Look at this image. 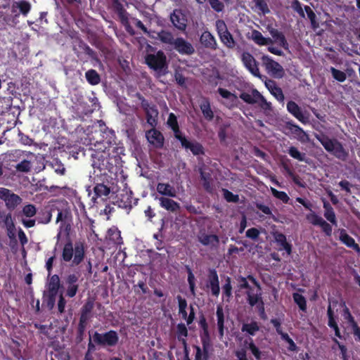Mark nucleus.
<instances>
[{"mask_svg": "<svg viewBox=\"0 0 360 360\" xmlns=\"http://www.w3.org/2000/svg\"><path fill=\"white\" fill-rule=\"evenodd\" d=\"M103 131L101 130L95 131L93 138L91 141H95V143H91L94 148H91L93 151L91 156L92 160V166L94 169H98L100 172H112L114 169V164L112 162L110 158V141L103 139H99L102 136Z\"/></svg>", "mask_w": 360, "mask_h": 360, "instance_id": "f257e3e1", "label": "nucleus"}, {"mask_svg": "<svg viewBox=\"0 0 360 360\" xmlns=\"http://www.w3.org/2000/svg\"><path fill=\"white\" fill-rule=\"evenodd\" d=\"M85 257V243L78 240L73 243L68 237L63 245L60 260L64 263H70L71 266H77L84 260Z\"/></svg>", "mask_w": 360, "mask_h": 360, "instance_id": "f03ea898", "label": "nucleus"}, {"mask_svg": "<svg viewBox=\"0 0 360 360\" xmlns=\"http://www.w3.org/2000/svg\"><path fill=\"white\" fill-rule=\"evenodd\" d=\"M156 36L153 38L159 40L162 44L167 46L169 51L175 50L181 55H192L195 52L193 45L183 37H174V34L167 30H161L155 32Z\"/></svg>", "mask_w": 360, "mask_h": 360, "instance_id": "7ed1b4c3", "label": "nucleus"}, {"mask_svg": "<svg viewBox=\"0 0 360 360\" xmlns=\"http://www.w3.org/2000/svg\"><path fill=\"white\" fill-rule=\"evenodd\" d=\"M316 139L321 143L325 150L335 156L336 158L345 161L347 160L349 153L344 148L341 142L336 139H330L326 134L321 133L315 135Z\"/></svg>", "mask_w": 360, "mask_h": 360, "instance_id": "20e7f679", "label": "nucleus"}, {"mask_svg": "<svg viewBox=\"0 0 360 360\" xmlns=\"http://www.w3.org/2000/svg\"><path fill=\"white\" fill-rule=\"evenodd\" d=\"M93 341L101 347H115L119 342V335L114 330H110L103 333L96 331L93 335Z\"/></svg>", "mask_w": 360, "mask_h": 360, "instance_id": "39448f33", "label": "nucleus"}, {"mask_svg": "<svg viewBox=\"0 0 360 360\" xmlns=\"http://www.w3.org/2000/svg\"><path fill=\"white\" fill-rule=\"evenodd\" d=\"M62 289L65 291V297H75L79 290V275L75 273L67 274L64 277Z\"/></svg>", "mask_w": 360, "mask_h": 360, "instance_id": "423d86ee", "label": "nucleus"}, {"mask_svg": "<svg viewBox=\"0 0 360 360\" xmlns=\"http://www.w3.org/2000/svg\"><path fill=\"white\" fill-rule=\"evenodd\" d=\"M245 103L248 104H258L259 106L263 110H270L271 104L268 102L265 98L255 89H252L251 94L247 92H242L240 96Z\"/></svg>", "mask_w": 360, "mask_h": 360, "instance_id": "0eeeda50", "label": "nucleus"}, {"mask_svg": "<svg viewBox=\"0 0 360 360\" xmlns=\"http://www.w3.org/2000/svg\"><path fill=\"white\" fill-rule=\"evenodd\" d=\"M147 65L156 72H161L168 68L167 57L165 53L160 50L156 53H149L146 56Z\"/></svg>", "mask_w": 360, "mask_h": 360, "instance_id": "6e6552de", "label": "nucleus"}, {"mask_svg": "<svg viewBox=\"0 0 360 360\" xmlns=\"http://www.w3.org/2000/svg\"><path fill=\"white\" fill-rule=\"evenodd\" d=\"M216 30L221 43L228 49H233L236 45L233 35L228 30L227 26L223 20L216 21Z\"/></svg>", "mask_w": 360, "mask_h": 360, "instance_id": "1a4fd4ad", "label": "nucleus"}, {"mask_svg": "<svg viewBox=\"0 0 360 360\" xmlns=\"http://www.w3.org/2000/svg\"><path fill=\"white\" fill-rule=\"evenodd\" d=\"M0 199L4 201L7 210L9 211H13L22 202L21 197L4 187H0Z\"/></svg>", "mask_w": 360, "mask_h": 360, "instance_id": "9d476101", "label": "nucleus"}, {"mask_svg": "<svg viewBox=\"0 0 360 360\" xmlns=\"http://www.w3.org/2000/svg\"><path fill=\"white\" fill-rule=\"evenodd\" d=\"M262 61L266 71L271 77L281 79L284 76L285 71L282 65L273 60L270 56H263Z\"/></svg>", "mask_w": 360, "mask_h": 360, "instance_id": "9b49d317", "label": "nucleus"}, {"mask_svg": "<svg viewBox=\"0 0 360 360\" xmlns=\"http://www.w3.org/2000/svg\"><path fill=\"white\" fill-rule=\"evenodd\" d=\"M248 278L257 288L255 292L253 288L246 292L247 302L252 307L263 301L262 288L259 282L252 275H248Z\"/></svg>", "mask_w": 360, "mask_h": 360, "instance_id": "f8f14e48", "label": "nucleus"}, {"mask_svg": "<svg viewBox=\"0 0 360 360\" xmlns=\"http://www.w3.org/2000/svg\"><path fill=\"white\" fill-rule=\"evenodd\" d=\"M287 110L301 123L305 124L309 122V114L303 111L301 107L293 101H289L286 105Z\"/></svg>", "mask_w": 360, "mask_h": 360, "instance_id": "ddd939ff", "label": "nucleus"}, {"mask_svg": "<svg viewBox=\"0 0 360 360\" xmlns=\"http://www.w3.org/2000/svg\"><path fill=\"white\" fill-rule=\"evenodd\" d=\"M241 60L245 68L255 77L261 78V74L259 70V63L255 60L253 56L245 51L241 55Z\"/></svg>", "mask_w": 360, "mask_h": 360, "instance_id": "4468645a", "label": "nucleus"}, {"mask_svg": "<svg viewBox=\"0 0 360 360\" xmlns=\"http://www.w3.org/2000/svg\"><path fill=\"white\" fill-rule=\"evenodd\" d=\"M197 238L199 243L211 250H217L219 246V237L216 234H208L205 231H200Z\"/></svg>", "mask_w": 360, "mask_h": 360, "instance_id": "2eb2a0df", "label": "nucleus"}, {"mask_svg": "<svg viewBox=\"0 0 360 360\" xmlns=\"http://www.w3.org/2000/svg\"><path fill=\"white\" fill-rule=\"evenodd\" d=\"M170 21L173 26L181 32H185L187 27V18L180 9H174L170 14Z\"/></svg>", "mask_w": 360, "mask_h": 360, "instance_id": "dca6fc26", "label": "nucleus"}, {"mask_svg": "<svg viewBox=\"0 0 360 360\" xmlns=\"http://www.w3.org/2000/svg\"><path fill=\"white\" fill-rule=\"evenodd\" d=\"M307 219L313 225L320 226L326 236H331L333 230L332 226L321 217L319 216L316 213H312L308 214L307 216Z\"/></svg>", "mask_w": 360, "mask_h": 360, "instance_id": "f3484780", "label": "nucleus"}, {"mask_svg": "<svg viewBox=\"0 0 360 360\" xmlns=\"http://www.w3.org/2000/svg\"><path fill=\"white\" fill-rule=\"evenodd\" d=\"M136 96L141 101V108L145 111L147 122L152 124L151 120L153 117H156L158 114L155 105L150 104L140 93H136Z\"/></svg>", "mask_w": 360, "mask_h": 360, "instance_id": "a211bd4d", "label": "nucleus"}, {"mask_svg": "<svg viewBox=\"0 0 360 360\" xmlns=\"http://www.w3.org/2000/svg\"><path fill=\"white\" fill-rule=\"evenodd\" d=\"M148 142L155 148L161 149L164 146L165 138L162 134L158 129H153L149 130L146 134Z\"/></svg>", "mask_w": 360, "mask_h": 360, "instance_id": "6ab92c4d", "label": "nucleus"}, {"mask_svg": "<svg viewBox=\"0 0 360 360\" xmlns=\"http://www.w3.org/2000/svg\"><path fill=\"white\" fill-rule=\"evenodd\" d=\"M207 286L210 288L212 295L218 297L220 293L219 276L214 269H210L208 271V283Z\"/></svg>", "mask_w": 360, "mask_h": 360, "instance_id": "aec40b11", "label": "nucleus"}, {"mask_svg": "<svg viewBox=\"0 0 360 360\" xmlns=\"http://www.w3.org/2000/svg\"><path fill=\"white\" fill-rule=\"evenodd\" d=\"M285 127L301 142H307L309 141V136L307 132L294 122L290 121L286 122Z\"/></svg>", "mask_w": 360, "mask_h": 360, "instance_id": "412c9836", "label": "nucleus"}, {"mask_svg": "<svg viewBox=\"0 0 360 360\" xmlns=\"http://www.w3.org/2000/svg\"><path fill=\"white\" fill-rule=\"evenodd\" d=\"M202 343V348L198 345L194 346L195 349V360H208L210 359V351L212 347L211 342Z\"/></svg>", "mask_w": 360, "mask_h": 360, "instance_id": "4be33fe9", "label": "nucleus"}, {"mask_svg": "<svg viewBox=\"0 0 360 360\" xmlns=\"http://www.w3.org/2000/svg\"><path fill=\"white\" fill-rule=\"evenodd\" d=\"M181 146L186 150H189L193 155H204L205 148L203 146L197 141H190L186 139Z\"/></svg>", "mask_w": 360, "mask_h": 360, "instance_id": "5701e85b", "label": "nucleus"}, {"mask_svg": "<svg viewBox=\"0 0 360 360\" xmlns=\"http://www.w3.org/2000/svg\"><path fill=\"white\" fill-rule=\"evenodd\" d=\"M339 239L347 247L352 248L356 252H360V246L355 242L354 239L347 233L345 229H342L340 230Z\"/></svg>", "mask_w": 360, "mask_h": 360, "instance_id": "b1692460", "label": "nucleus"}, {"mask_svg": "<svg viewBox=\"0 0 360 360\" xmlns=\"http://www.w3.org/2000/svg\"><path fill=\"white\" fill-rule=\"evenodd\" d=\"M200 43L204 47L211 50H216L217 49V43L215 37L208 31H205L200 36Z\"/></svg>", "mask_w": 360, "mask_h": 360, "instance_id": "393cba45", "label": "nucleus"}, {"mask_svg": "<svg viewBox=\"0 0 360 360\" xmlns=\"http://www.w3.org/2000/svg\"><path fill=\"white\" fill-rule=\"evenodd\" d=\"M274 238L276 243L281 246L280 250H285L288 255L292 253V245L287 241L285 234L276 231L274 233Z\"/></svg>", "mask_w": 360, "mask_h": 360, "instance_id": "a878e982", "label": "nucleus"}, {"mask_svg": "<svg viewBox=\"0 0 360 360\" xmlns=\"http://www.w3.org/2000/svg\"><path fill=\"white\" fill-rule=\"evenodd\" d=\"M158 200L160 202V207L169 212H176L180 210L179 203H178L177 202L174 201L171 198L160 197Z\"/></svg>", "mask_w": 360, "mask_h": 360, "instance_id": "bb28decb", "label": "nucleus"}, {"mask_svg": "<svg viewBox=\"0 0 360 360\" xmlns=\"http://www.w3.org/2000/svg\"><path fill=\"white\" fill-rule=\"evenodd\" d=\"M112 1V8L117 14L122 24L128 22V13L124 9L120 0H110Z\"/></svg>", "mask_w": 360, "mask_h": 360, "instance_id": "cd10ccee", "label": "nucleus"}, {"mask_svg": "<svg viewBox=\"0 0 360 360\" xmlns=\"http://www.w3.org/2000/svg\"><path fill=\"white\" fill-rule=\"evenodd\" d=\"M133 193L131 191H124L120 194L117 200V204L120 207L130 210L132 207Z\"/></svg>", "mask_w": 360, "mask_h": 360, "instance_id": "c85d7f7f", "label": "nucleus"}, {"mask_svg": "<svg viewBox=\"0 0 360 360\" xmlns=\"http://www.w3.org/2000/svg\"><path fill=\"white\" fill-rule=\"evenodd\" d=\"M94 193L92 200L95 202L96 198H106L110 193V188L104 184H96L94 188Z\"/></svg>", "mask_w": 360, "mask_h": 360, "instance_id": "c756f323", "label": "nucleus"}, {"mask_svg": "<svg viewBox=\"0 0 360 360\" xmlns=\"http://www.w3.org/2000/svg\"><path fill=\"white\" fill-rule=\"evenodd\" d=\"M157 191L162 195L174 198L176 196L175 188L168 183H158L156 187Z\"/></svg>", "mask_w": 360, "mask_h": 360, "instance_id": "7c9ffc66", "label": "nucleus"}, {"mask_svg": "<svg viewBox=\"0 0 360 360\" xmlns=\"http://www.w3.org/2000/svg\"><path fill=\"white\" fill-rule=\"evenodd\" d=\"M265 85L271 94H273L278 101H283L284 95L283 91L276 85L274 81L269 79L265 82Z\"/></svg>", "mask_w": 360, "mask_h": 360, "instance_id": "2f4dec72", "label": "nucleus"}, {"mask_svg": "<svg viewBox=\"0 0 360 360\" xmlns=\"http://www.w3.org/2000/svg\"><path fill=\"white\" fill-rule=\"evenodd\" d=\"M251 39L259 46H266L273 44V40L271 38L264 37L262 34L257 30L252 31Z\"/></svg>", "mask_w": 360, "mask_h": 360, "instance_id": "473e14b6", "label": "nucleus"}, {"mask_svg": "<svg viewBox=\"0 0 360 360\" xmlns=\"http://www.w3.org/2000/svg\"><path fill=\"white\" fill-rule=\"evenodd\" d=\"M94 307V300L88 298L81 308L80 317L90 320L92 317L91 313Z\"/></svg>", "mask_w": 360, "mask_h": 360, "instance_id": "72a5a7b5", "label": "nucleus"}, {"mask_svg": "<svg viewBox=\"0 0 360 360\" xmlns=\"http://www.w3.org/2000/svg\"><path fill=\"white\" fill-rule=\"evenodd\" d=\"M270 34L273 37V39L284 49H288V43L285 39V35L283 32L278 31L276 29L272 28L270 31Z\"/></svg>", "mask_w": 360, "mask_h": 360, "instance_id": "f704fd0d", "label": "nucleus"}, {"mask_svg": "<svg viewBox=\"0 0 360 360\" xmlns=\"http://www.w3.org/2000/svg\"><path fill=\"white\" fill-rule=\"evenodd\" d=\"M217 319V327L220 336L224 335V309L221 305L219 304L217 307L216 311Z\"/></svg>", "mask_w": 360, "mask_h": 360, "instance_id": "c9c22d12", "label": "nucleus"}, {"mask_svg": "<svg viewBox=\"0 0 360 360\" xmlns=\"http://www.w3.org/2000/svg\"><path fill=\"white\" fill-rule=\"evenodd\" d=\"M200 179L202 181V186L205 191L209 193H212L213 186L212 184V177L210 173L200 171Z\"/></svg>", "mask_w": 360, "mask_h": 360, "instance_id": "e433bc0d", "label": "nucleus"}, {"mask_svg": "<svg viewBox=\"0 0 360 360\" xmlns=\"http://www.w3.org/2000/svg\"><path fill=\"white\" fill-rule=\"evenodd\" d=\"M259 330V326L257 321H252L249 323H243L241 331L250 335L254 336Z\"/></svg>", "mask_w": 360, "mask_h": 360, "instance_id": "4c0bfd02", "label": "nucleus"}, {"mask_svg": "<svg viewBox=\"0 0 360 360\" xmlns=\"http://www.w3.org/2000/svg\"><path fill=\"white\" fill-rule=\"evenodd\" d=\"M85 77L88 83L91 85H97L101 82L99 74L94 69L89 70L85 73Z\"/></svg>", "mask_w": 360, "mask_h": 360, "instance_id": "58836bf2", "label": "nucleus"}, {"mask_svg": "<svg viewBox=\"0 0 360 360\" xmlns=\"http://www.w3.org/2000/svg\"><path fill=\"white\" fill-rule=\"evenodd\" d=\"M200 110L202 112L204 117L207 121H212L214 118V112L210 107L209 101L206 100L205 102L200 104Z\"/></svg>", "mask_w": 360, "mask_h": 360, "instance_id": "ea45409f", "label": "nucleus"}, {"mask_svg": "<svg viewBox=\"0 0 360 360\" xmlns=\"http://www.w3.org/2000/svg\"><path fill=\"white\" fill-rule=\"evenodd\" d=\"M13 7L18 8L20 12L23 15L26 16L31 9V4L27 1L21 0L15 2Z\"/></svg>", "mask_w": 360, "mask_h": 360, "instance_id": "a19ab883", "label": "nucleus"}, {"mask_svg": "<svg viewBox=\"0 0 360 360\" xmlns=\"http://www.w3.org/2000/svg\"><path fill=\"white\" fill-rule=\"evenodd\" d=\"M223 296L229 300L232 297L231 278L227 276L225 279V283L222 285Z\"/></svg>", "mask_w": 360, "mask_h": 360, "instance_id": "79ce46f5", "label": "nucleus"}, {"mask_svg": "<svg viewBox=\"0 0 360 360\" xmlns=\"http://www.w3.org/2000/svg\"><path fill=\"white\" fill-rule=\"evenodd\" d=\"M176 300H178L179 304V314L181 315L182 319H186L187 317V311L186 310L187 307V301L181 295H177Z\"/></svg>", "mask_w": 360, "mask_h": 360, "instance_id": "37998d69", "label": "nucleus"}, {"mask_svg": "<svg viewBox=\"0 0 360 360\" xmlns=\"http://www.w3.org/2000/svg\"><path fill=\"white\" fill-rule=\"evenodd\" d=\"M294 302L298 305L300 310L305 311L307 310V301L305 297L297 292L293 293Z\"/></svg>", "mask_w": 360, "mask_h": 360, "instance_id": "c03bdc74", "label": "nucleus"}, {"mask_svg": "<svg viewBox=\"0 0 360 360\" xmlns=\"http://www.w3.org/2000/svg\"><path fill=\"white\" fill-rule=\"evenodd\" d=\"M288 153L290 155V156L292 157V158L297 160L299 161L306 162L305 153H300L296 147L290 146L288 149Z\"/></svg>", "mask_w": 360, "mask_h": 360, "instance_id": "a18cd8bd", "label": "nucleus"}, {"mask_svg": "<svg viewBox=\"0 0 360 360\" xmlns=\"http://www.w3.org/2000/svg\"><path fill=\"white\" fill-rule=\"evenodd\" d=\"M271 192L274 197L281 200L283 203H288L290 198L284 191H280L274 188H271Z\"/></svg>", "mask_w": 360, "mask_h": 360, "instance_id": "49530a36", "label": "nucleus"}, {"mask_svg": "<svg viewBox=\"0 0 360 360\" xmlns=\"http://www.w3.org/2000/svg\"><path fill=\"white\" fill-rule=\"evenodd\" d=\"M330 72L333 77L340 82H343L347 79V75L345 72L339 70L333 67L330 68Z\"/></svg>", "mask_w": 360, "mask_h": 360, "instance_id": "de8ad7c7", "label": "nucleus"}, {"mask_svg": "<svg viewBox=\"0 0 360 360\" xmlns=\"http://www.w3.org/2000/svg\"><path fill=\"white\" fill-rule=\"evenodd\" d=\"M49 278V283L47 284V287L49 288H62V284L60 283V279L58 274H53L50 276H48Z\"/></svg>", "mask_w": 360, "mask_h": 360, "instance_id": "09e8293b", "label": "nucleus"}, {"mask_svg": "<svg viewBox=\"0 0 360 360\" xmlns=\"http://www.w3.org/2000/svg\"><path fill=\"white\" fill-rule=\"evenodd\" d=\"M222 191H223L224 198L228 202L236 203L239 201L238 195L233 194L231 191H230L226 188L222 189Z\"/></svg>", "mask_w": 360, "mask_h": 360, "instance_id": "8fccbe9b", "label": "nucleus"}, {"mask_svg": "<svg viewBox=\"0 0 360 360\" xmlns=\"http://www.w3.org/2000/svg\"><path fill=\"white\" fill-rule=\"evenodd\" d=\"M304 11L307 14V17L311 22V26L314 28L318 27L319 24L316 22V15L313 11V10L309 6H304Z\"/></svg>", "mask_w": 360, "mask_h": 360, "instance_id": "3c124183", "label": "nucleus"}, {"mask_svg": "<svg viewBox=\"0 0 360 360\" xmlns=\"http://www.w3.org/2000/svg\"><path fill=\"white\" fill-rule=\"evenodd\" d=\"M250 342L248 344V349L251 351L253 356L255 357L257 360L262 359V352L259 350V349L255 345L254 341L252 338H250Z\"/></svg>", "mask_w": 360, "mask_h": 360, "instance_id": "603ef678", "label": "nucleus"}, {"mask_svg": "<svg viewBox=\"0 0 360 360\" xmlns=\"http://www.w3.org/2000/svg\"><path fill=\"white\" fill-rule=\"evenodd\" d=\"M22 212L26 217L31 218L36 214L37 209L34 205L28 204L23 207Z\"/></svg>", "mask_w": 360, "mask_h": 360, "instance_id": "864d4df0", "label": "nucleus"}, {"mask_svg": "<svg viewBox=\"0 0 360 360\" xmlns=\"http://www.w3.org/2000/svg\"><path fill=\"white\" fill-rule=\"evenodd\" d=\"M327 315L328 317V326L333 329H335V328L338 327V323H337L336 321L335 320L334 311H333L330 304H329L328 307Z\"/></svg>", "mask_w": 360, "mask_h": 360, "instance_id": "5fc2aeb1", "label": "nucleus"}, {"mask_svg": "<svg viewBox=\"0 0 360 360\" xmlns=\"http://www.w3.org/2000/svg\"><path fill=\"white\" fill-rule=\"evenodd\" d=\"M52 167L53 168L54 171L60 175H64L65 173V168L63 165V164L59 161L58 159L53 160V161L51 163Z\"/></svg>", "mask_w": 360, "mask_h": 360, "instance_id": "6e6d98bb", "label": "nucleus"}, {"mask_svg": "<svg viewBox=\"0 0 360 360\" xmlns=\"http://www.w3.org/2000/svg\"><path fill=\"white\" fill-rule=\"evenodd\" d=\"M15 169L18 172H28L31 169V162L29 160H23L15 166Z\"/></svg>", "mask_w": 360, "mask_h": 360, "instance_id": "4d7b16f0", "label": "nucleus"}, {"mask_svg": "<svg viewBox=\"0 0 360 360\" xmlns=\"http://www.w3.org/2000/svg\"><path fill=\"white\" fill-rule=\"evenodd\" d=\"M217 92L221 97L226 99H231L232 102H235L237 99V96L234 94H232L226 89L220 87L217 89Z\"/></svg>", "mask_w": 360, "mask_h": 360, "instance_id": "13d9d810", "label": "nucleus"}, {"mask_svg": "<svg viewBox=\"0 0 360 360\" xmlns=\"http://www.w3.org/2000/svg\"><path fill=\"white\" fill-rule=\"evenodd\" d=\"M176 332L179 340H181V338H186L188 335V329L183 323H180L176 326Z\"/></svg>", "mask_w": 360, "mask_h": 360, "instance_id": "bf43d9fd", "label": "nucleus"}, {"mask_svg": "<svg viewBox=\"0 0 360 360\" xmlns=\"http://www.w3.org/2000/svg\"><path fill=\"white\" fill-rule=\"evenodd\" d=\"M248 276L246 278L243 277L242 276H238L237 281L239 283L238 287L240 290H243V289H247L248 290H252V288L248 283Z\"/></svg>", "mask_w": 360, "mask_h": 360, "instance_id": "052dcab7", "label": "nucleus"}, {"mask_svg": "<svg viewBox=\"0 0 360 360\" xmlns=\"http://www.w3.org/2000/svg\"><path fill=\"white\" fill-rule=\"evenodd\" d=\"M188 283L189 285V289L193 295H195V276L190 268H188Z\"/></svg>", "mask_w": 360, "mask_h": 360, "instance_id": "680f3d73", "label": "nucleus"}, {"mask_svg": "<svg viewBox=\"0 0 360 360\" xmlns=\"http://www.w3.org/2000/svg\"><path fill=\"white\" fill-rule=\"evenodd\" d=\"M80 47L84 50V53L88 55L91 59L98 60V55L97 53L94 51L89 45L86 44H83Z\"/></svg>", "mask_w": 360, "mask_h": 360, "instance_id": "e2e57ef3", "label": "nucleus"}, {"mask_svg": "<svg viewBox=\"0 0 360 360\" xmlns=\"http://www.w3.org/2000/svg\"><path fill=\"white\" fill-rule=\"evenodd\" d=\"M171 129L174 132V138L179 141L181 145H182L184 142L187 139V138L184 135V134L181 131L179 126L172 128Z\"/></svg>", "mask_w": 360, "mask_h": 360, "instance_id": "0e129e2a", "label": "nucleus"}, {"mask_svg": "<svg viewBox=\"0 0 360 360\" xmlns=\"http://www.w3.org/2000/svg\"><path fill=\"white\" fill-rule=\"evenodd\" d=\"M211 8L216 12H221L224 8V5L219 0H207Z\"/></svg>", "mask_w": 360, "mask_h": 360, "instance_id": "69168bd1", "label": "nucleus"}, {"mask_svg": "<svg viewBox=\"0 0 360 360\" xmlns=\"http://www.w3.org/2000/svg\"><path fill=\"white\" fill-rule=\"evenodd\" d=\"M292 8L297 12L302 18H304V12L302 7L301 3L299 1V0H295L292 2L291 4Z\"/></svg>", "mask_w": 360, "mask_h": 360, "instance_id": "338daca9", "label": "nucleus"}, {"mask_svg": "<svg viewBox=\"0 0 360 360\" xmlns=\"http://www.w3.org/2000/svg\"><path fill=\"white\" fill-rule=\"evenodd\" d=\"M325 218L329 221L332 224L337 226V219L334 210H327L324 212Z\"/></svg>", "mask_w": 360, "mask_h": 360, "instance_id": "774afa93", "label": "nucleus"}]
</instances>
